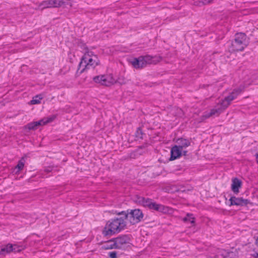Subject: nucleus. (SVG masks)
Listing matches in <instances>:
<instances>
[{
  "label": "nucleus",
  "mask_w": 258,
  "mask_h": 258,
  "mask_svg": "<svg viewBox=\"0 0 258 258\" xmlns=\"http://www.w3.org/2000/svg\"><path fill=\"white\" fill-rule=\"evenodd\" d=\"M243 91L242 89L238 88L234 89L227 97L221 100L215 107L211 109L210 111H205L202 117L203 119H207L212 116H217L230 104L231 102L237 98Z\"/></svg>",
  "instance_id": "f257e3e1"
},
{
  "label": "nucleus",
  "mask_w": 258,
  "mask_h": 258,
  "mask_svg": "<svg viewBox=\"0 0 258 258\" xmlns=\"http://www.w3.org/2000/svg\"><path fill=\"white\" fill-rule=\"evenodd\" d=\"M83 49L84 50V54L79 63L77 71V74H81L89 69H94L99 62L97 56L89 50L85 44H83Z\"/></svg>",
  "instance_id": "f03ea898"
},
{
  "label": "nucleus",
  "mask_w": 258,
  "mask_h": 258,
  "mask_svg": "<svg viewBox=\"0 0 258 258\" xmlns=\"http://www.w3.org/2000/svg\"><path fill=\"white\" fill-rule=\"evenodd\" d=\"M126 226V222L123 217L111 219L106 222L102 234L105 236L113 235L124 230Z\"/></svg>",
  "instance_id": "7ed1b4c3"
},
{
  "label": "nucleus",
  "mask_w": 258,
  "mask_h": 258,
  "mask_svg": "<svg viewBox=\"0 0 258 258\" xmlns=\"http://www.w3.org/2000/svg\"><path fill=\"white\" fill-rule=\"evenodd\" d=\"M246 35L243 33H238L235 35L234 39L231 42L228 50L231 53L238 51H243L247 46Z\"/></svg>",
  "instance_id": "20e7f679"
},
{
  "label": "nucleus",
  "mask_w": 258,
  "mask_h": 258,
  "mask_svg": "<svg viewBox=\"0 0 258 258\" xmlns=\"http://www.w3.org/2000/svg\"><path fill=\"white\" fill-rule=\"evenodd\" d=\"M118 215H123L131 225L136 224L141 222L144 217L142 211L139 209H128L117 213Z\"/></svg>",
  "instance_id": "39448f33"
},
{
  "label": "nucleus",
  "mask_w": 258,
  "mask_h": 258,
  "mask_svg": "<svg viewBox=\"0 0 258 258\" xmlns=\"http://www.w3.org/2000/svg\"><path fill=\"white\" fill-rule=\"evenodd\" d=\"M130 240L127 235H123L108 241L104 247L105 249L124 248L130 244Z\"/></svg>",
  "instance_id": "423d86ee"
},
{
  "label": "nucleus",
  "mask_w": 258,
  "mask_h": 258,
  "mask_svg": "<svg viewBox=\"0 0 258 258\" xmlns=\"http://www.w3.org/2000/svg\"><path fill=\"white\" fill-rule=\"evenodd\" d=\"M26 245L24 244L8 243L6 245H0V255L5 256L11 252H19L26 248Z\"/></svg>",
  "instance_id": "0eeeda50"
},
{
  "label": "nucleus",
  "mask_w": 258,
  "mask_h": 258,
  "mask_svg": "<svg viewBox=\"0 0 258 258\" xmlns=\"http://www.w3.org/2000/svg\"><path fill=\"white\" fill-rule=\"evenodd\" d=\"M93 81L105 86H110L116 82L112 74L99 75L93 78Z\"/></svg>",
  "instance_id": "6e6552de"
},
{
  "label": "nucleus",
  "mask_w": 258,
  "mask_h": 258,
  "mask_svg": "<svg viewBox=\"0 0 258 258\" xmlns=\"http://www.w3.org/2000/svg\"><path fill=\"white\" fill-rule=\"evenodd\" d=\"M65 0H46L43 1L39 5L41 9L48 8H56L61 6L64 3Z\"/></svg>",
  "instance_id": "1a4fd4ad"
},
{
  "label": "nucleus",
  "mask_w": 258,
  "mask_h": 258,
  "mask_svg": "<svg viewBox=\"0 0 258 258\" xmlns=\"http://www.w3.org/2000/svg\"><path fill=\"white\" fill-rule=\"evenodd\" d=\"M230 202V206L236 205L243 206H246L248 203L247 200L243 199L242 198H236L232 197L229 200Z\"/></svg>",
  "instance_id": "9d476101"
},
{
  "label": "nucleus",
  "mask_w": 258,
  "mask_h": 258,
  "mask_svg": "<svg viewBox=\"0 0 258 258\" xmlns=\"http://www.w3.org/2000/svg\"><path fill=\"white\" fill-rule=\"evenodd\" d=\"M142 57L144 58L145 67L147 64H156L157 62H159L160 60V57L156 56H152L149 55H146L145 56H142Z\"/></svg>",
  "instance_id": "9b49d317"
},
{
  "label": "nucleus",
  "mask_w": 258,
  "mask_h": 258,
  "mask_svg": "<svg viewBox=\"0 0 258 258\" xmlns=\"http://www.w3.org/2000/svg\"><path fill=\"white\" fill-rule=\"evenodd\" d=\"M142 56L138 57H135L132 59L131 62L133 66L136 69H142L145 67V63Z\"/></svg>",
  "instance_id": "f8f14e48"
},
{
  "label": "nucleus",
  "mask_w": 258,
  "mask_h": 258,
  "mask_svg": "<svg viewBox=\"0 0 258 258\" xmlns=\"http://www.w3.org/2000/svg\"><path fill=\"white\" fill-rule=\"evenodd\" d=\"M182 150L180 149L179 146L175 145L171 149V156L170 160H174L181 156Z\"/></svg>",
  "instance_id": "ddd939ff"
},
{
  "label": "nucleus",
  "mask_w": 258,
  "mask_h": 258,
  "mask_svg": "<svg viewBox=\"0 0 258 258\" xmlns=\"http://www.w3.org/2000/svg\"><path fill=\"white\" fill-rule=\"evenodd\" d=\"M242 182L237 178H233L232 180L231 189L235 194L239 192V189L241 187Z\"/></svg>",
  "instance_id": "4468645a"
},
{
  "label": "nucleus",
  "mask_w": 258,
  "mask_h": 258,
  "mask_svg": "<svg viewBox=\"0 0 258 258\" xmlns=\"http://www.w3.org/2000/svg\"><path fill=\"white\" fill-rule=\"evenodd\" d=\"M149 209L156 211L166 212L167 211V207L161 204H158L153 202Z\"/></svg>",
  "instance_id": "2eb2a0df"
},
{
  "label": "nucleus",
  "mask_w": 258,
  "mask_h": 258,
  "mask_svg": "<svg viewBox=\"0 0 258 258\" xmlns=\"http://www.w3.org/2000/svg\"><path fill=\"white\" fill-rule=\"evenodd\" d=\"M25 163V159L23 157L18 161L17 165L15 167L13 172L16 174H18L24 168Z\"/></svg>",
  "instance_id": "dca6fc26"
},
{
  "label": "nucleus",
  "mask_w": 258,
  "mask_h": 258,
  "mask_svg": "<svg viewBox=\"0 0 258 258\" xmlns=\"http://www.w3.org/2000/svg\"><path fill=\"white\" fill-rule=\"evenodd\" d=\"M177 143L178 144L177 146H179L182 150L183 148H185L190 145V142L188 140L183 138L179 139L177 140Z\"/></svg>",
  "instance_id": "f3484780"
},
{
  "label": "nucleus",
  "mask_w": 258,
  "mask_h": 258,
  "mask_svg": "<svg viewBox=\"0 0 258 258\" xmlns=\"http://www.w3.org/2000/svg\"><path fill=\"white\" fill-rule=\"evenodd\" d=\"M55 117L56 116L55 115H52L49 117L44 118L39 121H36L37 125L38 127L39 126L44 125L47 123L51 122L54 120Z\"/></svg>",
  "instance_id": "a211bd4d"
},
{
  "label": "nucleus",
  "mask_w": 258,
  "mask_h": 258,
  "mask_svg": "<svg viewBox=\"0 0 258 258\" xmlns=\"http://www.w3.org/2000/svg\"><path fill=\"white\" fill-rule=\"evenodd\" d=\"M182 220L184 222H189L192 225H194L195 223V218L192 214L187 213L186 216L182 219Z\"/></svg>",
  "instance_id": "6ab92c4d"
},
{
  "label": "nucleus",
  "mask_w": 258,
  "mask_h": 258,
  "mask_svg": "<svg viewBox=\"0 0 258 258\" xmlns=\"http://www.w3.org/2000/svg\"><path fill=\"white\" fill-rule=\"evenodd\" d=\"M43 98V96L42 94L37 95L34 96L32 100H31L30 103L31 104H38L40 103L41 100H42Z\"/></svg>",
  "instance_id": "aec40b11"
},
{
  "label": "nucleus",
  "mask_w": 258,
  "mask_h": 258,
  "mask_svg": "<svg viewBox=\"0 0 258 258\" xmlns=\"http://www.w3.org/2000/svg\"><path fill=\"white\" fill-rule=\"evenodd\" d=\"M37 127L38 126L36 121L30 122L26 125V128H27L29 130H35Z\"/></svg>",
  "instance_id": "412c9836"
},
{
  "label": "nucleus",
  "mask_w": 258,
  "mask_h": 258,
  "mask_svg": "<svg viewBox=\"0 0 258 258\" xmlns=\"http://www.w3.org/2000/svg\"><path fill=\"white\" fill-rule=\"evenodd\" d=\"M152 202L153 201L151 199L143 198L142 203L143 206L144 207L148 208L149 209L151 207Z\"/></svg>",
  "instance_id": "4be33fe9"
},
{
  "label": "nucleus",
  "mask_w": 258,
  "mask_h": 258,
  "mask_svg": "<svg viewBox=\"0 0 258 258\" xmlns=\"http://www.w3.org/2000/svg\"><path fill=\"white\" fill-rule=\"evenodd\" d=\"M135 134L138 139H143V133L140 127L137 128Z\"/></svg>",
  "instance_id": "5701e85b"
},
{
  "label": "nucleus",
  "mask_w": 258,
  "mask_h": 258,
  "mask_svg": "<svg viewBox=\"0 0 258 258\" xmlns=\"http://www.w3.org/2000/svg\"><path fill=\"white\" fill-rule=\"evenodd\" d=\"M195 5L199 6V7H201V6H203L206 5L204 3V1L203 0V1H199L195 2Z\"/></svg>",
  "instance_id": "b1692460"
},
{
  "label": "nucleus",
  "mask_w": 258,
  "mask_h": 258,
  "mask_svg": "<svg viewBox=\"0 0 258 258\" xmlns=\"http://www.w3.org/2000/svg\"><path fill=\"white\" fill-rule=\"evenodd\" d=\"M117 253L116 251H111L109 253L110 258H116Z\"/></svg>",
  "instance_id": "393cba45"
},
{
  "label": "nucleus",
  "mask_w": 258,
  "mask_h": 258,
  "mask_svg": "<svg viewBox=\"0 0 258 258\" xmlns=\"http://www.w3.org/2000/svg\"><path fill=\"white\" fill-rule=\"evenodd\" d=\"M220 252L221 253V255L223 256V258H226L227 256L226 255H224V254L226 253V251L225 250H221Z\"/></svg>",
  "instance_id": "a878e982"
},
{
  "label": "nucleus",
  "mask_w": 258,
  "mask_h": 258,
  "mask_svg": "<svg viewBox=\"0 0 258 258\" xmlns=\"http://www.w3.org/2000/svg\"><path fill=\"white\" fill-rule=\"evenodd\" d=\"M251 255L254 257L255 258H258V252L253 251V253L251 254Z\"/></svg>",
  "instance_id": "bb28decb"
},
{
  "label": "nucleus",
  "mask_w": 258,
  "mask_h": 258,
  "mask_svg": "<svg viewBox=\"0 0 258 258\" xmlns=\"http://www.w3.org/2000/svg\"><path fill=\"white\" fill-rule=\"evenodd\" d=\"M205 5H208L212 2L213 0H204Z\"/></svg>",
  "instance_id": "cd10ccee"
},
{
  "label": "nucleus",
  "mask_w": 258,
  "mask_h": 258,
  "mask_svg": "<svg viewBox=\"0 0 258 258\" xmlns=\"http://www.w3.org/2000/svg\"><path fill=\"white\" fill-rule=\"evenodd\" d=\"M256 160L257 163H258V154H256Z\"/></svg>",
  "instance_id": "c85d7f7f"
},
{
  "label": "nucleus",
  "mask_w": 258,
  "mask_h": 258,
  "mask_svg": "<svg viewBox=\"0 0 258 258\" xmlns=\"http://www.w3.org/2000/svg\"><path fill=\"white\" fill-rule=\"evenodd\" d=\"M256 243L258 245V236H257V239H256Z\"/></svg>",
  "instance_id": "c756f323"
},
{
  "label": "nucleus",
  "mask_w": 258,
  "mask_h": 258,
  "mask_svg": "<svg viewBox=\"0 0 258 258\" xmlns=\"http://www.w3.org/2000/svg\"><path fill=\"white\" fill-rule=\"evenodd\" d=\"M50 171H51V170H49V169H46V171L47 172H50Z\"/></svg>",
  "instance_id": "7c9ffc66"
},
{
  "label": "nucleus",
  "mask_w": 258,
  "mask_h": 258,
  "mask_svg": "<svg viewBox=\"0 0 258 258\" xmlns=\"http://www.w3.org/2000/svg\"><path fill=\"white\" fill-rule=\"evenodd\" d=\"M187 151H183L184 155H186Z\"/></svg>",
  "instance_id": "2f4dec72"
}]
</instances>
